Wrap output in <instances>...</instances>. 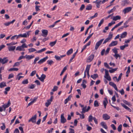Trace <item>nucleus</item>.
Instances as JSON below:
<instances>
[{"label": "nucleus", "mask_w": 133, "mask_h": 133, "mask_svg": "<svg viewBox=\"0 0 133 133\" xmlns=\"http://www.w3.org/2000/svg\"><path fill=\"white\" fill-rule=\"evenodd\" d=\"M31 31H29L23 34H20L17 36V39H18L20 37L23 38H26L27 36H29V32Z\"/></svg>", "instance_id": "f257e3e1"}, {"label": "nucleus", "mask_w": 133, "mask_h": 133, "mask_svg": "<svg viewBox=\"0 0 133 133\" xmlns=\"http://www.w3.org/2000/svg\"><path fill=\"white\" fill-rule=\"evenodd\" d=\"M104 40V39L103 38L101 39L98 41L96 44L95 49V50H97L99 46L101 44L103 41Z\"/></svg>", "instance_id": "f03ea898"}, {"label": "nucleus", "mask_w": 133, "mask_h": 133, "mask_svg": "<svg viewBox=\"0 0 133 133\" xmlns=\"http://www.w3.org/2000/svg\"><path fill=\"white\" fill-rule=\"evenodd\" d=\"M54 98L53 96H51L50 99H49L47 100V102L45 103V105L47 107H48L50 105L51 102H52Z\"/></svg>", "instance_id": "7ed1b4c3"}, {"label": "nucleus", "mask_w": 133, "mask_h": 133, "mask_svg": "<svg viewBox=\"0 0 133 133\" xmlns=\"http://www.w3.org/2000/svg\"><path fill=\"white\" fill-rule=\"evenodd\" d=\"M36 117L37 115L36 114L35 115L29 120L28 122H32L33 123H35L36 121Z\"/></svg>", "instance_id": "20e7f679"}, {"label": "nucleus", "mask_w": 133, "mask_h": 133, "mask_svg": "<svg viewBox=\"0 0 133 133\" xmlns=\"http://www.w3.org/2000/svg\"><path fill=\"white\" fill-rule=\"evenodd\" d=\"M63 114H62L61 116V122L62 123H64L66 121V119L65 118Z\"/></svg>", "instance_id": "39448f33"}, {"label": "nucleus", "mask_w": 133, "mask_h": 133, "mask_svg": "<svg viewBox=\"0 0 133 133\" xmlns=\"http://www.w3.org/2000/svg\"><path fill=\"white\" fill-rule=\"evenodd\" d=\"M94 54L91 55L88 57L87 59V62H89L92 61L94 57Z\"/></svg>", "instance_id": "423d86ee"}, {"label": "nucleus", "mask_w": 133, "mask_h": 133, "mask_svg": "<svg viewBox=\"0 0 133 133\" xmlns=\"http://www.w3.org/2000/svg\"><path fill=\"white\" fill-rule=\"evenodd\" d=\"M102 117L104 120H107L109 119L110 118V117L107 114H103Z\"/></svg>", "instance_id": "0eeeda50"}, {"label": "nucleus", "mask_w": 133, "mask_h": 133, "mask_svg": "<svg viewBox=\"0 0 133 133\" xmlns=\"http://www.w3.org/2000/svg\"><path fill=\"white\" fill-rule=\"evenodd\" d=\"M132 9V8L131 7H128L125 8L123 10V12L124 14L130 11Z\"/></svg>", "instance_id": "6e6552de"}, {"label": "nucleus", "mask_w": 133, "mask_h": 133, "mask_svg": "<svg viewBox=\"0 0 133 133\" xmlns=\"http://www.w3.org/2000/svg\"><path fill=\"white\" fill-rule=\"evenodd\" d=\"M42 32L43 34L42 35V36L45 37H46L48 33V30H42Z\"/></svg>", "instance_id": "1a4fd4ad"}, {"label": "nucleus", "mask_w": 133, "mask_h": 133, "mask_svg": "<svg viewBox=\"0 0 133 133\" xmlns=\"http://www.w3.org/2000/svg\"><path fill=\"white\" fill-rule=\"evenodd\" d=\"M109 84L114 87L116 91H118L116 85L114 83L110 82H109Z\"/></svg>", "instance_id": "9d476101"}, {"label": "nucleus", "mask_w": 133, "mask_h": 133, "mask_svg": "<svg viewBox=\"0 0 133 133\" xmlns=\"http://www.w3.org/2000/svg\"><path fill=\"white\" fill-rule=\"evenodd\" d=\"M90 66V65H87L86 68L85 69V71H86L87 75L88 76V77H89L90 76V75L89 74V71Z\"/></svg>", "instance_id": "9b49d317"}, {"label": "nucleus", "mask_w": 133, "mask_h": 133, "mask_svg": "<svg viewBox=\"0 0 133 133\" xmlns=\"http://www.w3.org/2000/svg\"><path fill=\"white\" fill-rule=\"evenodd\" d=\"M112 35H109L108 37L106 38L103 43V44H104L108 42L109 40H110L112 38Z\"/></svg>", "instance_id": "f8f14e48"}, {"label": "nucleus", "mask_w": 133, "mask_h": 133, "mask_svg": "<svg viewBox=\"0 0 133 133\" xmlns=\"http://www.w3.org/2000/svg\"><path fill=\"white\" fill-rule=\"evenodd\" d=\"M48 56H46L45 57L40 60L38 62V63L39 64H41L43 62H44L48 58Z\"/></svg>", "instance_id": "ddd939ff"}, {"label": "nucleus", "mask_w": 133, "mask_h": 133, "mask_svg": "<svg viewBox=\"0 0 133 133\" xmlns=\"http://www.w3.org/2000/svg\"><path fill=\"white\" fill-rule=\"evenodd\" d=\"M123 21H122V22H119L113 28H112L111 30V31H113L116 28H117L118 26H120L123 23Z\"/></svg>", "instance_id": "4468645a"}, {"label": "nucleus", "mask_w": 133, "mask_h": 133, "mask_svg": "<svg viewBox=\"0 0 133 133\" xmlns=\"http://www.w3.org/2000/svg\"><path fill=\"white\" fill-rule=\"evenodd\" d=\"M46 77V75L44 74H42L40 78H38V79H39L41 81L43 82L44 80Z\"/></svg>", "instance_id": "2eb2a0df"}, {"label": "nucleus", "mask_w": 133, "mask_h": 133, "mask_svg": "<svg viewBox=\"0 0 133 133\" xmlns=\"http://www.w3.org/2000/svg\"><path fill=\"white\" fill-rule=\"evenodd\" d=\"M117 43L118 42L116 41H113L109 44V46L111 47L116 45L117 44Z\"/></svg>", "instance_id": "dca6fc26"}, {"label": "nucleus", "mask_w": 133, "mask_h": 133, "mask_svg": "<svg viewBox=\"0 0 133 133\" xmlns=\"http://www.w3.org/2000/svg\"><path fill=\"white\" fill-rule=\"evenodd\" d=\"M11 104V103L10 102V100H9L8 102V103L6 104H4L2 106V107L4 108H6L9 107Z\"/></svg>", "instance_id": "f3484780"}, {"label": "nucleus", "mask_w": 133, "mask_h": 133, "mask_svg": "<svg viewBox=\"0 0 133 133\" xmlns=\"http://www.w3.org/2000/svg\"><path fill=\"white\" fill-rule=\"evenodd\" d=\"M121 105L125 109L128 110L130 112H131V109L128 108L127 106L125 105L124 104L122 103H121Z\"/></svg>", "instance_id": "a211bd4d"}, {"label": "nucleus", "mask_w": 133, "mask_h": 133, "mask_svg": "<svg viewBox=\"0 0 133 133\" xmlns=\"http://www.w3.org/2000/svg\"><path fill=\"white\" fill-rule=\"evenodd\" d=\"M101 125L105 129H107L108 127L106 124L104 122H102L101 123Z\"/></svg>", "instance_id": "6ab92c4d"}, {"label": "nucleus", "mask_w": 133, "mask_h": 133, "mask_svg": "<svg viewBox=\"0 0 133 133\" xmlns=\"http://www.w3.org/2000/svg\"><path fill=\"white\" fill-rule=\"evenodd\" d=\"M15 46H10L8 47V49L9 51H14L15 49Z\"/></svg>", "instance_id": "aec40b11"}, {"label": "nucleus", "mask_w": 133, "mask_h": 133, "mask_svg": "<svg viewBox=\"0 0 133 133\" xmlns=\"http://www.w3.org/2000/svg\"><path fill=\"white\" fill-rule=\"evenodd\" d=\"M34 55H26V56H25V58L28 59V60H30L32 58L34 57Z\"/></svg>", "instance_id": "412c9836"}, {"label": "nucleus", "mask_w": 133, "mask_h": 133, "mask_svg": "<svg viewBox=\"0 0 133 133\" xmlns=\"http://www.w3.org/2000/svg\"><path fill=\"white\" fill-rule=\"evenodd\" d=\"M104 99L105 100L103 101V104L104 106V108H106L107 103H108V101L106 98H105Z\"/></svg>", "instance_id": "4be33fe9"}, {"label": "nucleus", "mask_w": 133, "mask_h": 133, "mask_svg": "<svg viewBox=\"0 0 133 133\" xmlns=\"http://www.w3.org/2000/svg\"><path fill=\"white\" fill-rule=\"evenodd\" d=\"M121 18V16H114L112 19L113 21H116L120 19Z\"/></svg>", "instance_id": "5701e85b"}, {"label": "nucleus", "mask_w": 133, "mask_h": 133, "mask_svg": "<svg viewBox=\"0 0 133 133\" xmlns=\"http://www.w3.org/2000/svg\"><path fill=\"white\" fill-rule=\"evenodd\" d=\"M102 1H96L94 2H93L96 4V7L97 8H99V4Z\"/></svg>", "instance_id": "b1692460"}, {"label": "nucleus", "mask_w": 133, "mask_h": 133, "mask_svg": "<svg viewBox=\"0 0 133 133\" xmlns=\"http://www.w3.org/2000/svg\"><path fill=\"white\" fill-rule=\"evenodd\" d=\"M72 96H69L68 97L64 100V103L65 104H66L68 103V102L70 100Z\"/></svg>", "instance_id": "393cba45"}, {"label": "nucleus", "mask_w": 133, "mask_h": 133, "mask_svg": "<svg viewBox=\"0 0 133 133\" xmlns=\"http://www.w3.org/2000/svg\"><path fill=\"white\" fill-rule=\"evenodd\" d=\"M122 76V73L120 74V75L118 77V78H117V77L116 76H115L114 78H116V80L117 82H118L119 80L121 79V77Z\"/></svg>", "instance_id": "a878e982"}, {"label": "nucleus", "mask_w": 133, "mask_h": 133, "mask_svg": "<svg viewBox=\"0 0 133 133\" xmlns=\"http://www.w3.org/2000/svg\"><path fill=\"white\" fill-rule=\"evenodd\" d=\"M15 21V20L14 19L10 22L5 23L4 24L6 26H8L11 24H13Z\"/></svg>", "instance_id": "bb28decb"}, {"label": "nucleus", "mask_w": 133, "mask_h": 133, "mask_svg": "<svg viewBox=\"0 0 133 133\" xmlns=\"http://www.w3.org/2000/svg\"><path fill=\"white\" fill-rule=\"evenodd\" d=\"M127 35V32H124L121 35L120 37L121 38H124L126 37Z\"/></svg>", "instance_id": "cd10ccee"}, {"label": "nucleus", "mask_w": 133, "mask_h": 133, "mask_svg": "<svg viewBox=\"0 0 133 133\" xmlns=\"http://www.w3.org/2000/svg\"><path fill=\"white\" fill-rule=\"evenodd\" d=\"M57 40H56L54 41L50 42L49 43V45L51 47H53L55 44Z\"/></svg>", "instance_id": "c85d7f7f"}, {"label": "nucleus", "mask_w": 133, "mask_h": 133, "mask_svg": "<svg viewBox=\"0 0 133 133\" xmlns=\"http://www.w3.org/2000/svg\"><path fill=\"white\" fill-rule=\"evenodd\" d=\"M6 86V85L5 82H1L0 84V87L1 88H3Z\"/></svg>", "instance_id": "c756f323"}, {"label": "nucleus", "mask_w": 133, "mask_h": 133, "mask_svg": "<svg viewBox=\"0 0 133 133\" xmlns=\"http://www.w3.org/2000/svg\"><path fill=\"white\" fill-rule=\"evenodd\" d=\"M16 50H19L20 51H24L25 50L24 49H23L21 46L17 47L16 49Z\"/></svg>", "instance_id": "7c9ffc66"}, {"label": "nucleus", "mask_w": 133, "mask_h": 133, "mask_svg": "<svg viewBox=\"0 0 133 133\" xmlns=\"http://www.w3.org/2000/svg\"><path fill=\"white\" fill-rule=\"evenodd\" d=\"M98 75L97 74H95L91 76V77L94 79H95L96 78H98Z\"/></svg>", "instance_id": "2f4dec72"}, {"label": "nucleus", "mask_w": 133, "mask_h": 133, "mask_svg": "<svg viewBox=\"0 0 133 133\" xmlns=\"http://www.w3.org/2000/svg\"><path fill=\"white\" fill-rule=\"evenodd\" d=\"M73 49H71L69 50L67 52V54L69 56L73 52Z\"/></svg>", "instance_id": "473e14b6"}, {"label": "nucleus", "mask_w": 133, "mask_h": 133, "mask_svg": "<svg viewBox=\"0 0 133 133\" xmlns=\"http://www.w3.org/2000/svg\"><path fill=\"white\" fill-rule=\"evenodd\" d=\"M36 99H34L32 101L28 103V105L27 107L31 105L34 102L36 101Z\"/></svg>", "instance_id": "72a5a7b5"}, {"label": "nucleus", "mask_w": 133, "mask_h": 133, "mask_svg": "<svg viewBox=\"0 0 133 133\" xmlns=\"http://www.w3.org/2000/svg\"><path fill=\"white\" fill-rule=\"evenodd\" d=\"M46 49L45 48H44L41 49V50L35 52V53H41L42 52L45 51Z\"/></svg>", "instance_id": "f704fd0d"}, {"label": "nucleus", "mask_w": 133, "mask_h": 133, "mask_svg": "<svg viewBox=\"0 0 133 133\" xmlns=\"http://www.w3.org/2000/svg\"><path fill=\"white\" fill-rule=\"evenodd\" d=\"M128 46V44L125 45H124L122 46H120V49L122 50H123L126 47Z\"/></svg>", "instance_id": "c9c22d12"}, {"label": "nucleus", "mask_w": 133, "mask_h": 133, "mask_svg": "<svg viewBox=\"0 0 133 133\" xmlns=\"http://www.w3.org/2000/svg\"><path fill=\"white\" fill-rule=\"evenodd\" d=\"M93 117L91 115H90L88 117V121L89 122H91L93 119Z\"/></svg>", "instance_id": "e433bc0d"}, {"label": "nucleus", "mask_w": 133, "mask_h": 133, "mask_svg": "<svg viewBox=\"0 0 133 133\" xmlns=\"http://www.w3.org/2000/svg\"><path fill=\"white\" fill-rule=\"evenodd\" d=\"M28 50L29 52H32L36 51V50L35 49L33 48H31L29 49H28Z\"/></svg>", "instance_id": "4c0bfd02"}, {"label": "nucleus", "mask_w": 133, "mask_h": 133, "mask_svg": "<svg viewBox=\"0 0 133 133\" xmlns=\"http://www.w3.org/2000/svg\"><path fill=\"white\" fill-rule=\"evenodd\" d=\"M18 70V69L17 68H11L9 70V71H17Z\"/></svg>", "instance_id": "58836bf2"}, {"label": "nucleus", "mask_w": 133, "mask_h": 133, "mask_svg": "<svg viewBox=\"0 0 133 133\" xmlns=\"http://www.w3.org/2000/svg\"><path fill=\"white\" fill-rule=\"evenodd\" d=\"M67 68L66 66L64 67L62 70V71L61 74H60V75L61 76L63 74V73L66 70Z\"/></svg>", "instance_id": "ea45409f"}, {"label": "nucleus", "mask_w": 133, "mask_h": 133, "mask_svg": "<svg viewBox=\"0 0 133 133\" xmlns=\"http://www.w3.org/2000/svg\"><path fill=\"white\" fill-rule=\"evenodd\" d=\"M113 56L114 57H115L116 59H117L118 57H119V58H120L121 57L120 55L118 54V53L115 54Z\"/></svg>", "instance_id": "a19ab883"}, {"label": "nucleus", "mask_w": 133, "mask_h": 133, "mask_svg": "<svg viewBox=\"0 0 133 133\" xmlns=\"http://www.w3.org/2000/svg\"><path fill=\"white\" fill-rule=\"evenodd\" d=\"M94 105L95 107H97L99 106L98 103L97 101H95Z\"/></svg>", "instance_id": "79ce46f5"}, {"label": "nucleus", "mask_w": 133, "mask_h": 133, "mask_svg": "<svg viewBox=\"0 0 133 133\" xmlns=\"http://www.w3.org/2000/svg\"><path fill=\"white\" fill-rule=\"evenodd\" d=\"M116 9L115 7L114 6L113 9H112L111 10L108 12V13L109 14L113 12Z\"/></svg>", "instance_id": "37998d69"}, {"label": "nucleus", "mask_w": 133, "mask_h": 133, "mask_svg": "<svg viewBox=\"0 0 133 133\" xmlns=\"http://www.w3.org/2000/svg\"><path fill=\"white\" fill-rule=\"evenodd\" d=\"M123 102L125 104H126L129 106L130 105H130V103L128 102L127 101L123 100Z\"/></svg>", "instance_id": "c03bdc74"}, {"label": "nucleus", "mask_w": 133, "mask_h": 133, "mask_svg": "<svg viewBox=\"0 0 133 133\" xmlns=\"http://www.w3.org/2000/svg\"><path fill=\"white\" fill-rule=\"evenodd\" d=\"M117 69V68H116L115 69H112L111 70H109V71L110 73H112L114 72L115 71H116Z\"/></svg>", "instance_id": "a18cd8bd"}, {"label": "nucleus", "mask_w": 133, "mask_h": 133, "mask_svg": "<svg viewBox=\"0 0 133 133\" xmlns=\"http://www.w3.org/2000/svg\"><path fill=\"white\" fill-rule=\"evenodd\" d=\"M35 86V85L34 84H31L29 86L28 88L30 89H32L34 88Z\"/></svg>", "instance_id": "49530a36"}, {"label": "nucleus", "mask_w": 133, "mask_h": 133, "mask_svg": "<svg viewBox=\"0 0 133 133\" xmlns=\"http://www.w3.org/2000/svg\"><path fill=\"white\" fill-rule=\"evenodd\" d=\"M122 125L120 124L118 127L117 130L118 131L120 132L122 130Z\"/></svg>", "instance_id": "de8ad7c7"}, {"label": "nucleus", "mask_w": 133, "mask_h": 133, "mask_svg": "<svg viewBox=\"0 0 133 133\" xmlns=\"http://www.w3.org/2000/svg\"><path fill=\"white\" fill-rule=\"evenodd\" d=\"M2 124L3 125V126H1V128L2 130H4L5 128V124L4 123H2Z\"/></svg>", "instance_id": "09e8293b"}, {"label": "nucleus", "mask_w": 133, "mask_h": 133, "mask_svg": "<svg viewBox=\"0 0 133 133\" xmlns=\"http://www.w3.org/2000/svg\"><path fill=\"white\" fill-rule=\"evenodd\" d=\"M28 83V79H25L22 82V83L23 84H27Z\"/></svg>", "instance_id": "8fccbe9b"}, {"label": "nucleus", "mask_w": 133, "mask_h": 133, "mask_svg": "<svg viewBox=\"0 0 133 133\" xmlns=\"http://www.w3.org/2000/svg\"><path fill=\"white\" fill-rule=\"evenodd\" d=\"M112 51L115 54L118 53V51H117V49L116 48H115L112 49Z\"/></svg>", "instance_id": "3c124183"}, {"label": "nucleus", "mask_w": 133, "mask_h": 133, "mask_svg": "<svg viewBox=\"0 0 133 133\" xmlns=\"http://www.w3.org/2000/svg\"><path fill=\"white\" fill-rule=\"evenodd\" d=\"M92 6L91 5H88L86 8V10H90L92 9Z\"/></svg>", "instance_id": "603ef678"}, {"label": "nucleus", "mask_w": 133, "mask_h": 133, "mask_svg": "<svg viewBox=\"0 0 133 133\" xmlns=\"http://www.w3.org/2000/svg\"><path fill=\"white\" fill-rule=\"evenodd\" d=\"M75 55H76L75 54H73L72 57L71 58V59L70 60L69 62V63H70L72 62V60L74 58L75 56Z\"/></svg>", "instance_id": "864d4df0"}, {"label": "nucleus", "mask_w": 133, "mask_h": 133, "mask_svg": "<svg viewBox=\"0 0 133 133\" xmlns=\"http://www.w3.org/2000/svg\"><path fill=\"white\" fill-rule=\"evenodd\" d=\"M87 108V106H85L83 107L82 109V111L81 112V113H85V112H86V109Z\"/></svg>", "instance_id": "5fc2aeb1"}, {"label": "nucleus", "mask_w": 133, "mask_h": 133, "mask_svg": "<svg viewBox=\"0 0 133 133\" xmlns=\"http://www.w3.org/2000/svg\"><path fill=\"white\" fill-rule=\"evenodd\" d=\"M36 70L33 71L30 74V76H33L36 73Z\"/></svg>", "instance_id": "6e6d98bb"}, {"label": "nucleus", "mask_w": 133, "mask_h": 133, "mask_svg": "<svg viewBox=\"0 0 133 133\" xmlns=\"http://www.w3.org/2000/svg\"><path fill=\"white\" fill-rule=\"evenodd\" d=\"M39 59V58L38 57H37L36 58L34 61V64H35L36 63V62L37 61H38V60Z\"/></svg>", "instance_id": "4d7b16f0"}, {"label": "nucleus", "mask_w": 133, "mask_h": 133, "mask_svg": "<svg viewBox=\"0 0 133 133\" xmlns=\"http://www.w3.org/2000/svg\"><path fill=\"white\" fill-rule=\"evenodd\" d=\"M17 43V42L15 43L14 42H12L9 43H7L6 45L8 46L11 45H15Z\"/></svg>", "instance_id": "13d9d810"}, {"label": "nucleus", "mask_w": 133, "mask_h": 133, "mask_svg": "<svg viewBox=\"0 0 133 133\" xmlns=\"http://www.w3.org/2000/svg\"><path fill=\"white\" fill-rule=\"evenodd\" d=\"M104 77L109 81H110L111 80V79L110 77L109 76H104Z\"/></svg>", "instance_id": "bf43d9fd"}, {"label": "nucleus", "mask_w": 133, "mask_h": 133, "mask_svg": "<svg viewBox=\"0 0 133 133\" xmlns=\"http://www.w3.org/2000/svg\"><path fill=\"white\" fill-rule=\"evenodd\" d=\"M20 63V62H16L14 64V65L13 66V67H14L19 66V65Z\"/></svg>", "instance_id": "052dcab7"}, {"label": "nucleus", "mask_w": 133, "mask_h": 133, "mask_svg": "<svg viewBox=\"0 0 133 133\" xmlns=\"http://www.w3.org/2000/svg\"><path fill=\"white\" fill-rule=\"evenodd\" d=\"M104 66L105 67H106V68H108L110 69L112 68H110V67H109V66L108 65V64L107 63H104Z\"/></svg>", "instance_id": "680f3d73"}, {"label": "nucleus", "mask_w": 133, "mask_h": 133, "mask_svg": "<svg viewBox=\"0 0 133 133\" xmlns=\"http://www.w3.org/2000/svg\"><path fill=\"white\" fill-rule=\"evenodd\" d=\"M104 22V19H102L100 21V22L99 23L98 25V26L100 27L101 25V24L103 23Z\"/></svg>", "instance_id": "e2e57ef3"}, {"label": "nucleus", "mask_w": 133, "mask_h": 133, "mask_svg": "<svg viewBox=\"0 0 133 133\" xmlns=\"http://www.w3.org/2000/svg\"><path fill=\"white\" fill-rule=\"evenodd\" d=\"M55 58L57 60L60 61L61 60L60 56L59 57L55 55Z\"/></svg>", "instance_id": "0e129e2a"}, {"label": "nucleus", "mask_w": 133, "mask_h": 133, "mask_svg": "<svg viewBox=\"0 0 133 133\" xmlns=\"http://www.w3.org/2000/svg\"><path fill=\"white\" fill-rule=\"evenodd\" d=\"M40 6L37 5H36L35 6V9L36 11H38L40 10V9L39 8Z\"/></svg>", "instance_id": "69168bd1"}, {"label": "nucleus", "mask_w": 133, "mask_h": 133, "mask_svg": "<svg viewBox=\"0 0 133 133\" xmlns=\"http://www.w3.org/2000/svg\"><path fill=\"white\" fill-rule=\"evenodd\" d=\"M97 15H98L97 13H95V15L93 16H91L90 18V19H91L93 18L97 17Z\"/></svg>", "instance_id": "338daca9"}, {"label": "nucleus", "mask_w": 133, "mask_h": 133, "mask_svg": "<svg viewBox=\"0 0 133 133\" xmlns=\"http://www.w3.org/2000/svg\"><path fill=\"white\" fill-rule=\"evenodd\" d=\"M58 88V87L57 86H55L54 87L53 89H52V91H56Z\"/></svg>", "instance_id": "774afa93"}]
</instances>
